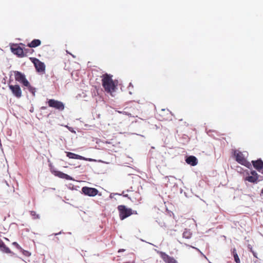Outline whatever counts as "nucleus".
Returning a JSON list of instances; mask_svg holds the SVG:
<instances>
[{
  "label": "nucleus",
  "mask_w": 263,
  "mask_h": 263,
  "mask_svg": "<svg viewBox=\"0 0 263 263\" xmlns=\"http://www.w3.org/2000/svg\"><path fill=\"white\" fill-rule=\"evenodd\" d=\"M118 85V80H114L112 74L106 73L102 76V85L106 92L112 95L116 91Z\"/></svg>",
  "instance_id": "obj_1"
},
{
  "label": "nucleus",
  "mask_w": 263,
  "mask_h": 263,
  "mask_svg": "<svg viewBox=\"0 0 263 263\" xmlns=\"http://www.w3.org/2000/svg\"><path fill=\"white\" fill-rule=\"evenodd\" d=\"M23 43H10V47L11 52L17 58H23L26 57V54L23 50V46H25Z\"/></svg>",
  "instance_id": "obj_2"
},
{
  "label": "nucleus",
  "mask_w": 263,
  "mask_h": 263,
  "mask_svg": "<svg viewBox=\"0 0 263 263\" xmlns=\"http://www.w3.org/2000/svg\"><path fill=\"white\" fill-rule=\"evenodd\" d=\"M49 167L51 173L56 177L67 180H75L71 176L57 170L51 163H49Z\"/></svg>",
  "instance_id": "obj_3"
},
{
  "label": "nucleus",
  "mask_w": 263,
  "mask_h": 263,
  "mask_svg": "<svg viewBox=\"0 0 263 263\" xmlns=\"http://www.w3.org/2000/svg\"><path fill=\"white\" fill-rule=\"evenodd\" d=\"M45 103L49 107L60 111L64 110L65 107V105L63 102L54 99H47Z\"/></svg>",
  "instance_id": "obj_4"
},
{
  "label": "nucleus",
  "mask_w": 263,
  "mask_h": 263,
  "mask_svg": "<svg viewBox=\"0 0 263 263\" xmlns=\"http://www.w3.org/2000/svg\"><path fill=\"white\" fill-rule=\"evenodd\" d=\"M119 218L123 220L132 215V209L125 205L121 204L117 206Z\"/></svg>",
  "instance_id": "obj_5"
},
{
  "label": "nucleus",
  "mask_w": 263,
  "mask_h": 263,
  "mask_svg": "<svg viewBox=\"0 0 263 263\" xmlns=\"http://www.w3.org/2000/svg\"><path fill=\"white\" fill-rule=\"evenodd\" d=\"M31 62L34 64L36 71L40 74H44L46 71L45 63L35 57L29 58Z\"/></svg>",
  "instance_id": "obj_6"
},
{
  "label": "nucleus",
  "mask_w": 263,
  "mask_h": 263,
  "mask_svg": "<svg viewBox=\"0 0 263 263\" xmlns=\"http://www.w3.org/2000/svg\"><path fill=\"white\" fill-rule=\"evenodd\" d=\"M80 193L85 196L89 197H95L96 195L101 196L102 195L97 189L87 186L82 187Z\"/></svg>",
  "instance_id": "obj_7"
},
{
  "label": "nucleus",
  "mask_w": 263,
  "mask_h": 263,
  "mask_svg": "<svg viewBox=\"0 0 263 263\" xmlns=\"http://www.w3.org/2000/svg\"><path fill=\"white\" fill-rule=\"evenodd\" d=\"M234 156L235 157L236 161L239 164L248 167L250 165V163L247 160L241 152L235 150L234 151Z\"/></svg>",
  "instance_id": "obj_8"
},
{
  "label": "nucleus",
  "mask_w": 263,
  "mask_h": 263,
  "mask_svg": "<svg viewBox=\"0 0 263 263\" xmlns=\"http://www.w3.org/2000/svg\"><path fill=\"white\" fill-rule=\"evenodd\" d=\"M15 80L21 83L22 86H26L29 82L27 79L24 73L19 71H14Z\"/></svg>",
  "instance_id": "obj_9"
},
{
  "label": "nucleus",
  "mask_w": 263,
  "mask_h": 263,
  "mask_svg": "<svg viewBox=\"0 0 263 263\" xmlns=\"http://www.w3.org/2000/svg\"><path fill=\"white\" fill-rule=\"evenodd\" d=\"M8 87L14 97L18 99L22 97V91L20 86L18 84L15 85L9 84Z\"/></svg>",
  "instance_id": "obj_10"
},
{
  "label": "nucleus",
  "mask_w": 263,
  "mask_h": 263,
  "mask_svg": "<svg viewBox=\"0 0 263 263\" xmlns=\"http://www.w3.org/2000/svg\"><path fill=\"white\" fill-rule=\"evenodd\" d=\"M251 176H248L245 178V181H248L249 182L257 183L258 181L259 175L255 171H252L250 172Z\"/></svg>",
  "instance_id": "obj_11"
},
{
  "label": "nucleus",
  "mask_w": 263,
  "mask_h": 263,
  "mask_svg": "<svg viewBox=\"0 0 263 263\" xmlns=\"http://www.w3.org/2000/svg\"><path fill=\"white\" fill-rule=\"evenodd\" d=\"M66 155L69 159L81 160L85 159V157L70 152H65Z\"/></svg>",
  "instance_id": "obj_12"
},
{
  "label": "nucleus",
  "mask_w": 263,
  "mask_h": 263,
  "mask_svg": "<svg viewBox=\"0 0 263 263\" xmlns=\"http://www.w3.org/2000/svg\"><path fill=\"white\" fill-rule=\"evenodd\" d=\"M186 162L192 166H195L198 163L197 159L194 156H190L185 159Z\"/></svg>",
  "instance_id": "obj_13"
},
{
  "label": "nucleus",
  "mask_w": 263,
  "mask_h": 263,
  "mask_svg": "<svg viewBox=\"0 0 263 263\" xmlns=\"http://www.w3.org/2000/svg\"><path fill=\"white\" fill-rule=\"evenodd\" d=\"M253 167L258 171H261L263 167V161L261 159H258L256 161H252Z\"/></svg>",
  "instance_id": "obj_14"
},
{
  "label": "nucleus",
  "mask_w": 263,
  "mask_h": 263,
  "mask_svg": "<svg viewBox=\"0 0 263 263\" xmlns=\"http://www.w3.org/2000/svg\"><path fill=\"white\" fill-rule=\"evenodd\" d=\"M42 42L40 39H33L30 43H28L27 46L30 48H36L41 45Z\"/></svg>",
  "instance_id": "obj_15"
},
{
  "label": "nucleus",
  "mask_w": 263,
  "mask_h": 263,
  "mask_svg": "<svg viewBox=\"0 0 263 263\" xmlns=\"http://www.w3.org/2000/svg\"><path fill=\"white\" fill-rule=\"evenodd\" d=\"M0 250L5 253H11L10 248L5 245L2 240L0 241Z\"/></svg>",
  "instance_id": "obj_16"
},
{
  "label": "nucleus",
  "mask_w": 263,
  "mask_h": 263,
  "mask_svg": "<svg viewBox=\"0 0 263 263\" xmlns=\"http://www.w3.org/2000/svg\"><path fill=\"white\" fill-rule=\"evenodd\" d=\"M28 90L32 95L33 97H35V93L36 91V88L34 87V86H32L30 82L28 83L26 86H25Z\"/></svg>",
  "instance_id": "obj_17"
},
{
  "label": "nucleus",
  "mask_w": 263,
  "mask_h": 263,
  "mask_svg": "<svg viewBox=\"0 0 263 263\" xmlns=\"http://www.w3.org/2000/svg\"><path fill=\"white\" fill-rule=\"evenodd\" d=\"M192 233L190 229H185L182 234L183 237L186 239H190L191 238Z\"/></svg>",
  "instance_id": "obj_18"
},
{
  "label": "nucleus",
  "mask_w": 263,
  "mask_h": 263,
  "mask_svg": "<svg viewBox=\"0 0 263 263\" xmlns=\"http://www.w3.org/2000/svg\"><path fill=\"white\" fill-rule=\"evenodd\" d=\"M165 262L166 263H178L177 260L173 257L165 254Z\"/></svg>",
  "instance_id": "obj_19"
},
{
  "label": "nucleus",
  "mask_w": 263,
  "mask_h": 263,
  "mask_svg": "<svg viewBox=\"0 0 263 263\" xmlns=\"http://www.w3.org/2000/svg\"><path fill=\"white\" fill-rule=\"evenodd\" d=\"M232 253L233 254L234 260L236 263H240V259L239 258V257L237 254L236 250V249L234 248L232 251Z\"/></svg>",
  "instance_id": "obj_20"
},
{
  "label": "nucleus",
  "mask_w": 263,
  "mask_h": 263,
  "mask_svg": "<svg viewBox=\"0 0 263 263\" xmlns=\"http://www.w3.org/2000/svg\"><path fill=\"white\" fill-rule=\"evenodd\" d=\"M30 215L32 216L33 219H40V216L39 214H37L36 212L34 211H30Z\"/></svg>",
  "instance_id": "obj_21"
},
{
  "label": "nucleus",
  "mask_w": 263,
  "mask_h": 263,
  "mask_svg": "<svg viewBox=\"0 0 263 263\" xmlns=\"http://www.w3.org/2000/svg\"><path fill=\"white\" fill-rule=\"evenodd\" d=\"M67 187L70 190H78V189L79 188V186L74 185L72 183H69L67 185Z\"/></svg>",
  "instance_id": "obj_22"
},
{
  "label": "nucleus",
  "mask_w": 263,
  "mask_h": 263,
  "mask_svg": "<svg viewBox=\"0 0 263 263\" xmlns=\"http://www.w3.org/2000/svg\"><path fill=\"white\" fill-rule=\"evenodd\" d=\"M24 256L27 257H29L31 256V253L30 252L25 250L24 249L22 248V249L20 251Z\"/></svg>",
  "instance_id": "obj_23"
},
{
  "label": "nucleus",
  "mask_w": 263,
  "mask_h": 263,
  "mask_svg": "<svg viewBox=\"0 0 263 263\" xmlns=\"http://www.w3.org/2000/svg\"><path fill=\"white\" fill-rule=\"evenodd\" d=\"M248 248L249 249V250L252 253L253 256L255 257V258H257V253L256 252H255L254 251V250H253V248H252V247L251 245H248Z\"/></svg>",
  "instance_id": "obj_24"
},
{
  "label": "nucleus",
  "mask_w": 263,
  "mask_h": 263,
  "mask_svg": "<svg viewBox=\"0 0 263 263\" xmlns=\"http://www.w3.org/2000/svg\"><path fill=\"white\" fill-rule=\"evenodd\" d=\"M115 195H119V196H122L123 197L127 198L128 199H129V200L132 201L131 198L129 196V195L127 194H124V191L121 194L115 193Z\"/></svg>",
  "instance_id": "obj_25"
},
{
  "label": "nucleus",
  "mask_w": 263,
  "mask_h": 263,
  "mask_svg": "<svg viewBox=\"0 0 263 263\" xmlns=\"http://www.w3.org/2000/svg\"><path fill=\"white\" fill-rule=\"evenodd\" d=\"M12 245L15 247L16 249H17L19 251H20L22 249V247L20 246V245L16 241H14L12 242Z\"/></svg>",
  "instance_id": "obj_26"
},
{
  "label": "nucleus",
  "mask_w": 263,
  "mask_h": 263,
  "mask_svg": "<svg viewBox=\"0 0 263 263\" xmlns=\"http://www.w3.org/2000/svg\"><path fill=\"white\" fill-rule=\"evenodd\" d=\"M65 127H66L68 130L69 132H70L71 133H73V134H76V132L75 131V130L74 129V128L72 127H70L69 126H68V125H65Z\"/></svg>",
  "instance_id": "obj_27"
},
{
  "label": "nucleus",
  "mask_w": 263,
  "mask_h": 263,
  "mask_svg": "<svg viewBox=\"0 0 263 263\" xmlns=\"http://www.w3.org/2000/svg\"><path fill=\"white\" fill-rule=\"evenodd\" d=\"M81 160H85V161H89V162H96L97 161V160H96V159L90 158H86V157H85V159H81Z\"/></svg>",
  "instance_id": "obj_28"
},
{
  "label": "nucleus",
  "mask_w": 263,
  "mask_h": 263,
  "mask_svg": "<svg viewBox=\"0 0 263 263\" xmlns=\"http://www.w3.org/2000/svg\"><path fill=\"white\" fill-rule=\"evenodd\" d=\"M157 253H158L161 258L162 259L163 261H164V252L163 251H157Z\"/></svg>",
  "instance_id": "obj_29"
},
{
  "label": "nucleus",
  "mask_w": 263,
  "mask_h": 263,
  "mask_svg": "<svg viewBox=\"0 0 263 263\" xmlns=\"http://www.w3.org/2000/svg\"><path fill=\"white\" fill-rule=\"evenodd\" d=\"M23 50H24V52H25L26 54L27 55V54L28 53L30 52V51L31 50L28 48H26L25 47H24V46H23Z\"/></svg>",
  "instance_id": "obj_30"
},
{
  "label": "nucleus",
  "mask_w": 263,
  "mask_h": 263,
  "mask_svg": "<svg viewBox=\"0 0 263 263\" xmlns=\"http://www.w3.org/2000/svg\"><path fill=\"white\" fill-rule=\"evenodd\" d=\"M123 114L124 115H127V116H128L129 117H132V114L128 112L123 111Z\"/></svg>",
  "instance_id": "obj_31"
},
{
  "label": "nucleus",
  "mask_w": 263,
  "mask_h": 263,
  "mask_svg": "<svg viewBox=\"0 0 263 263\" xmlns=\"http://www.w3.org/2000/svg\"><path fill=\"white\" fill-rule=\"evenodd\" d=\"M188 247H191L193 249H195L196 250H197V251L201 253L200 251L199 250V249H198L197 248H196V247H193V246H189V245H187Z\"/></svg>",
  "instance_id": "obj_32"
},
{
  "label": "nucleus",
  "mask_w": 263,
  "mask_h": 263,
  "mask_svg": "<svg viewBox=\"0 0 263 263\" xmlns=\"http://www.w3.org/2000/svg\"><path fill=\"white\" fill-rule=\"evenodd\" d=\"M62 233H63V232L62 231H61L60 232H59L58 233H53V235H54V236H57V235L61 234Z\"/></svg>",
  "instance_id": "obj_33"
},
{
  "label": "nucleus",
  "mask_w": 263,
  "mask_h": 263,
  "mask_svg": "<svg viewBox=\"0 0 263 263\" xmlns=\"http://www.w3.org/2000/svg\"><path fill=\"white\" fill-rule=\"evenodd\" d=\"M33 111H34V107H33V105H32L31 107H30V109H29V111L30 112H33Z\"/></svg>",
  "instance_id": "obj_34"
},
{
  "label": "nucleus",
  "mask_w": 263,
  "mask_h": 263,
  "mask_svg": "<svg viewBox=\"0 0 263 263\" xmlns=\"http://www.w3.org/2000/svg\"><path fill=\"white\" fill-rule=\"evenodd\" d=\"M130 87H132V88H133V84H132V83L131 82L129 83L127 88H128V89H130Z\"/></svg>",
  "instance_id": "obj_35"
},
{
  "label": "nucleus",
  "mask_w": 263,
  "mask_h": 263,
  "mask_svg": "<svg viewBox=\"0 0 263 263\" xmlns=\"http://www.w3.org/2000/svg\"><path fill=\"white\" fill-rule=\"evenodd\" d=\"M46 109H47V107L46 106H42L40 108L41 110H45Z\"/></svg>",
  "instance_id": "obj_36"
},
{
  "label": "nucleus",
  "mask_w": 263,
  "mask_h": 263,
  "mask_svg": "<svg viewBox=\"0 0 263 263\" xmlns=\"http://www.w3.org/2000/svg\"><path fill=\"white\" fill-rule=\"evenodd\" d=\"M132 215H133V214H137V211H135V210H132Z\"/></svg>",
  "instance_id": "obj_37"
},
{
  "label": "nucleus",
  "mask_w": 263,
  "mask_h": 263,
  "mask_svg": "<svg viewBox=\"0 0 263 263\" xmlns=\"http://www.w3.org/2000/svg\"><path fill=\"white\" fill-rule=\"evenodd\" d=\"M12 256H14L15 257H17V255L15 253L11 251V253H10Z\"/></svg>",
  "instance_id": "obj_38"
},
{
  "label": "nucleus",
  "mask_w": 263,
  "mask_h": 263,
  "mask_svg": "<svg viewBox=\"0 0 263 263\" xmlns=\"http://www.w3.org/2000/svg\"><path fill=\"white\" fill-rule=\"evenodd\" d=\"M152 153V152L151 151V150H150V151H149V153H148V156L149 157H151Z\"/></svg>",
  "instance_id": "obj_39"
},
{
  "label": "nucleus",
  "mask_w": 263,
  "mask_h": 263,
  "mask_svg": "<svg viewBox=\"0 0 263 263\" xmlns=\"http://www.w3.org/2000/svg\"><path fill=\"white\" fill-rule=\"evenodd\" d=\"M124 251H125V250H124V249H119V250H118V252H119H119H124Z\"/></svg>",
  "instance_id": "obj_40"
},
{
  "label": "nucleus",
  "mask_w": 263,
  "mask_h": 263,
  "mask_svg": "<svg viewBox=\"0 0 263 263\" xmlns=\"http://www.w3.org/2000/svg\"><path fill=\"white\" fill-rule=\"evenodd\" d=\"M115 195V194H112V193L110 194V195H109V198H110V199L112 198H113V195Z\"/></svg>",
  "instance_id": "obj_41"
},
{
  "label": "nucleus",
  "mask_w": 263,
  "mask_h": 263,
  "mask_svg": "<svg viewBox=\"0 0 263 263\" xmlns=\"http://www.w3.org/2000/svg\"><path fill=\"white\" fill-rule=\"evenodd\" d=\"M122 263H135V261H133L132 262H130V261H125V262H123Z\"/></svg>",
  "instance_id": "obj_42"
},
{
  "label": "nucleus",
  "mask_w": 263,
  "mask_h": 263,
  "mask_svg": "<svg viewBox=\"0 0 263 263\" xmlns=\"http://www.w3.org/2000/svg\"><path fill=\"white\" fill-rule=\"evenodd\" d=\"M13 81V80L11 79V78L9 79L8 81V84H11V82Z\"/></svg>",
  "instance_id": "obj_43"
},
{
  "label": "nucleus",
  "mask_w": 263,
  "mask_h": 263,
  "mask_svg": "<svg viewBox=\"0 0 263 263\" xmlns=\"http://www.w3.org/2000/svg\"><path fill=\"white\" fill-rule=\"evenodd\" d=\"M159 196L161 198V199H162L163 201L164 202V200L163 197L162 196H160V195H159Z\"/></svg>",
  "instance_id": "obj_44"
},
{
  "label": "nucleus",
  "mask_w": 263,
  "mask_h": 263,
  "mask_svg": "<svg viewBox=\"0 0 263 263\" xmlns=\"http://www.w3.org/2000/svg\"><path fill=\"white\" fill-rule=\"evenodd\" d=\"M85 126L86 127H89L90 126H89L88 124H85Z\"/></svg>",
  "instance_id": "obj_45"
},
{
  "label": "nucleus",
  "mask_w": 263,
  "mask_h": 263,
  "mask_svg": "<svg viewBox=\"0 0 263 263\" xmlns=\"http://www.w3.org/2000/svg\"><path fill=\"white\" fill-rule=\"evenodd\" d=\"M162 223H159V224L161 227H162L164 225H162ZM163 224H164V223H163Z\"/></svg>",
  "instance_id": "obj_46"
},
{
  "label": "nucleus",
  "mask_w": 263,
  "mask_h": 263,
  "mask_svg": "<svg viewBox=\"0 0 263 263\" xmlns=\"http://www.w3.org/2000/svg\"><path fill=\"white\" fill-rule=\"evenodd\" d=\"M259 172L263 174V167H262V168H261V171H259Z\"/></svg>",
  "instance_id": "obj_47"
},
{
  "label": "nucleus",
  "mask_w": 263,
  "mask_h": 263,
  "mask_svg": "<svg viewBox=\"0 0 263 263\" xmlns=\"http://www.w3.org/2000/svg\"><path fill=\"white\" fill-rule=\"evenodd\" d=\"M13 224H16L14 222H12L11 223L10 226H12V225H13Z\"/></svg>",
  "instance_id": "obj_48"
},
{
  "label": "nucleus",
  "mask_w": 263,
  "mask_h": 263,
  "mask_svg": "<svg viewBox=\"0 0 263 263\" xmlns=\"http://www.w3.org/2000/svg\"><path fill=\"white\" fill-rule=\"evenodd\" d=\"M261 194L263 195V187L261 191Z\"/></svg>",
  "instance_id": "obj_49"
},
{
  "label": "nucleus",
  "mask_w": 263,
  "mask_h": 263,
  "mask_svg": "<svg viewBox=\"0 0 263 263\" xmlns=\"http://www.w3.org/2000/svg\"><path fill=\"white\" fill-rule=\"evenodd\" d=\"M97 117H98V118H99L100 117V114H98V115H97Z\"/></svg>",
  "instance_id": "obj_50"
},
{
  "label": "nucleus",
  "mask_w": 263,
  "mask_h": 263,
  "mask_svg": "<svg viewBox=\"0 0 263 263\" xmlns=\"http://www.w3.org/2000/svg\"><path fill=\"white\" fill-rule=\"evenodd\" d=\"M67 234H69V235H71V232H69L67 233Z\"/></svg>",
  "instance_id": "obj_51"
},
{
  "label": "nucleus",
  "mask_w": 263,
  "mask_h": 263,
  "mask_svg": "<svg viewBox=\"0 0 263 263\" xmlns=\"http://www.w3.org/2000/svg\"><path fill=\"white\" fill-rule=\"evenodd\" d=\"M129 93L130 95H132V91H129Z\"/></svg>",
  "instance_id": "obj_52"
},
{
  "label": "nucleus",
  "mask_w": 263,
  "mask_h": 263,
  "mask_svg": "<svg viewBox=\"0 0 263 263\" xmlns=\"http://www.w3.org/2000/svg\"><path fill=\"white\" fill-rule=\"evenodd\" d=\"M161 110H162V111H164V108H162V109H161Z\"/></svg>",
  "instance_id": "obj_53"
},
{
  "label": "nucleus",
  "mask_w": 263,
  "mask_h": 263,
  "mask_svg": "<svg viewBox=\"0 0 263 263\" xmlns=\"http://www.w3.org/2000/svg\"><path fill=\"white\" fill-rule=\"evenodd\" d=\"M151 148H152V149H154L155 148H154V147L152 146V147H151Z\"/></svg>",
  "instance_id": "obj_54"
},
{
  "label": "nucleus",
  "mask_w": 263,
  "mask_h": 263,
  "mask_svg": "<svg viewBox=\"0 0 263 263\" xmlns=\"http://www.w3.org/2000/svg\"><path fill=\"white\" fill-rule=\"evenodd\" d=\"M157 263H161V261H160L159 262L157 261Z\"/></svg>",
  "instance_id": "obj_55"
},
{
  "label": "nucleus",
  "mask_w": 263,
  "mask_h": 263,
  "mask_svg": "<svg viewBox=\"0 0 263 263\" xmlns=\"http://www.w3.org/2000/svg\"><path fill=\"white\" fill-rule=\"evenodd\" d=\"M2 240V239L0 238V241Z\"/></svg>",
  "instance_id": "obj_56"
}]
</instances>
